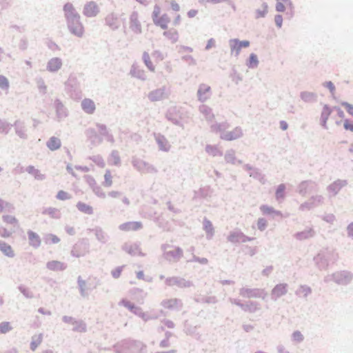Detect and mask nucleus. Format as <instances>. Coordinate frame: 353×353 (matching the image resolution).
<instances>
[{
	"label": "nucleus",
	"instance_id": "de8ad7c7",
	"mask_svg": "<svg viewBox=\"0 0 353 353\" xmlns=\"http://www.w3.org/2000/svg\"><path fill=\"white\" fill-rule=\"evenodd\" d=\"M339 114L340 117H343L344 113H343V112L342 110H339Z\"/></svg>",
	"mask_w": 353,
	"mask_h": 353
},
{
	"label": "nucleus",
	"instance_id": "c756f323",
	"mask_svg": "<svg viewBox=\"0 0 353 353\" xmlns=\"http://www.w3.org/2000/svg\"><path fill=\"white\" fill-rule=\"evenodd\" d=\"M342 105L346 109L347 112L352 116H353V105L350 104L347 102H343Z\"/></svg>",
	"mask_w": 353,
	"mask_h": 353
},
{
	"label": "nucleus",
	"instance_id": "ddd939ff",
	"mask_svg": "<svg viewBox=\"0 0 353 353\" xmlns=\"http://www.w3.org/2000/svg\"><path fill=\"white\" fill-rule=\"evenodd\" d=\"M0 250L8 256L12 257L14 256V252L11 246L6 243L0 242Z\"/></svg>",
	"mask_w": 353,
	"mask_h": 353
},
{
	"label": "nucleus",
	"instance_id": "7c9ffc66",
	"mask_svg": "<svg viewBox=\"0 0 353 353\" xmlns=\"http://www.w3.org/2000/svg\"><path fill=\"white\" fill-rule=\"evenodd\" d=\"M343 125L345 130L353 132V121L346 119L344 121Z\"/></svg>",
	"mask_w": 353,
	"mask_h": 353
},
{
	"label": "nucleus",
	"instance_id": "f8f14e48",
	"mask_svg": "<svg viewBox=\"0 0 353 353\" xmlns=\"http://www.w3.org/2000/svg\"><path fill=\"white\" fill-rule=\"evenodd\" d=\"M47 267L49 270L53 271L63 270L65 268L63 263L57 261H52L48 262Z\"/></svg>",
	"mask_w": 353,
	"mask_h": 353
},
{
	"label": "nucleus",
	"instance_id": "72a5a7b5",
	"mask_svg": "<svg viewBox=\"0 0 353 353\" xmlns=\"http://www.w3.org/2000/svg\"><path fill=\"white\" fill-rule=\"evenodd\" d=\"M342 185L343 184L341 182L334 183L330 186V190H332L333 192H334V193H336L338 190L341 189Z\"/></svg>",
	"mask_w": 353,
	"mask_h": 353
},
{
	"label": "nucleus",
	"instance_id": "58836bf2",
	"mask_svg": "<svg viewBox=\"0 0 353 353\" xmlns=\"http://www.w3.org/2000/svg\"><path fill=\"white\" fill-rule=\"evenodd\" d=\"M214 46H215V41L213 39H210V40H208L205 48L207 50H209L211 48L214 47Z\"/></svg>",
	"mask_w": 353,
	"mask_h": 353
},
{
	"label": "nucleus",
	"instance_id": "aec40b11",
	"mask_svg": "<svg viewBox=\"0 0 353 353\" xmlns=\"http://www.w3.org/2000/svg\"><path fill=\"white\" fill-rule=\"evenodd\" d=\"M290 3L289 0H277L276 9L278 12H283L285 10V5Z\"/></svg>",
	"mask_w": 353,
	"mask_h": 353
},
{
	"label": "nucleus",
	"instance_id": "a878e982",
	"mask_svg": "<svg viewBox=\"0 0 353 353\" xmlns=\"http://www.w3.org/2000/svg\"><path fill=\"white\" fill-rule=\"evenodd\" d=\"M268 12V6L266 5H264L261 10H258L256 12V17L260 18L263 17L266 13Z\"/></svg>",
	"mask_w": 353,
	"mask_h": 353
},
{
	"label": "nucleus",
	"instance_id": "f3484780",
	"mask_svg": "<svg viewBox=\"0 0 353 353\" xmlns=\"http://www.w3.org/2000/svg\"><path fill=\"white\" fill-rule=\"evenodd\" d=\"M3 220L7 225H10L13 227L17 225V220L12 215H4L3 216Z\"/></svg>",
	"mask_w": 353,
	"mask_h": 353
},
{
	"label": "nucleus",
	"instance_id": "412c9836",
	"mask_svg": "<svg viewBox=\"0 0 353 353\" xmlns=\"http://www.w3.org/2000/svg\"><path fill=\"white\" fill-rule=\"evenodd\" d=\"M273 292L277 296L281 295L286 292V285L283 284L278 285L274 288Z\"/></svg>",
	"mask_w": 353,
	"mask_h": 353
},
{
	"label": "nucleus",
	"instance_id": "39448f33",
	"mask_svg": "<svg viewBox=\"0 0 353 353\" xmlns=\"http://www.w3.org/2000/svg\"><path fill=\"white\" fill-rule=\"evenodd\" d=\"M165 89L160 88L151 92L148 97L152 101H157L163 99L165 97Z\"/></svg>",
	"mask_w": 353,
	"mask_h": 353
},
{
	"label": "nucleus",
	"instance_id": "f704fd0d",
	"mask_svg": "<svg viewBox=\"0 0 353 353\" xmlns=\"http://www.w3.org/2000/svg\"><path fill=\"white\" fill-rule=\"evenodd\" d=\"M324 85L330 90V91L332 92V94H334L335 92V87L332 81H327L325 82Z\"/></svg>",
	"mask_w": 353,
	"mask_h": 353
},
{
	"label": "nucleus",
	"instance_id": "2f4dec72",
	"mask_svg": "<svg viewBox=\"0 0 353 353\" xmlns=\"http://www.w3.org/2000/svg\"><path fill=\"white\" fill-rule=\"evenodd\" d=\"M105 182L106 185H111L112 184V175L110 171H107L105 174Z\"/></svg>",
	"mask_w": 353,
	"mask_h": 353
},
{
	"label": "nucleus",
	"instance_id": "49530a36",
	"mask_svg": "<svg viewBox=\"0 0 353 353\" xmlns=\"http://www.w3.org/2000/svg\"><path fill=\"white\" fill-rule=\"evenodd\" d=\"M119 275H120V270H119L117 272H114V273H113V276H114V277H115V278L119 277Z\"/></svg>",
	"mask_w": 353,
	"mask_h": 353
},
{
	"label": "nucleus",
	"instance_id": "6e6552de",
	"mask_svg": "<svg viewBox=\"0 0 353 353\" xmlns=\"http://www.w3.org/2000/svg\"><path fill=\"white\" fill-rule=\"evenodd\" d=\"M62 63L59 58L52 59L48 64V70L50 72H55L59 70L61 67Z\"/></svg>",
	"mask_w": 353,
	"mask_h": 353
},
{
	"label": "nucleus",
	"instance_id": "6ab92c4d",
	"mask_svg": "<svg viewBox=\"0 0 353 353\" xmlns=\"http://www.w3.org/2000/svg\"><path fill=\"white\" fill-rule=\"evenodd\" d=\"M259 61L257 56L254 54H251L248 60V66L249 68H256L258 65Z\"/></svg>",
	"mask_w": 353,
	"mask_h": 353
},
{
	"label": "nucleus",
	"instance_id": "ea45409f",
	"mask_svg": "<svg viewBox=\"0 0 353 353\" xmlns=\"http://www.w3.org/2000/svg\"><path fill=\"white\" fill-rule=\"evenodd\" d=\"M41 343V339L40 338H38L37 341H32V343H31V349L32 350H35L36 348L37 347L38 345Z\"/></svg>",
	"mask_w": 353,
	"mask_h": 353
},
{
	"label": "nucleus",
	"instance_id": "0eeeda50",
	"mask_svg": "<svg viewBox=\"0 0 353 353\" xmlns=\"http://www.w3.org/2000/svg\"><path fill=\"white\" fill-rule=\"evenodd\" d=\"M81 106L83 110L88 114H92L95 110L94 103L89 99H85L81 103Z\"/></svg>",
	"mask_w": 353,
	"mask_h": 353
},
{
	"label": "nucleus",
	"instance_id": "4468645a",
	"mask_svg": "<svg viewBox=\"0 0 353 353\" xmlns=\"http://www.w3.org/2000/svg\"><path fill=\"white\" fill-rule=\"evenodd\" d=\"M77 208L79 211H81L85 214H92V208L85 203L79 202L77 204Z\"/></svg>",
	"mask_w": 353,
	"mask_h": 353
},
{
	"label": "nucleus",
	"instance_id": "4be33fe9",
	"mask_svg": "<svg viewBox=\"0 0 353 353\" xmlns=\"http://www.w3.org/2000/svg\"><path fill=\"white\" fill-rule=\"evenodd\" d=\"M143 58L144 62H145V65H147V67L151 71H154V65L152 64V61L150 60L149 54L148 53H144L143 56Z\"/></svg>",
	"mask_w": 353,
	"mask_h": 353
},
{
	"label": "nucleus",
	"instance_id": "cd10ccee",
	"mask_svg": "<svg viewBox=\"0 0 353 353\" xmlns=\"http://www.w3.org/2000/svg\"><path fill=\"white\" fill-rule=\"evenodd\" d=\"M285 186L283 185H280L277 190L276 192V196L277 199L283 198L284 196Z\"/></svg>",
	"mask_w": 353,
	"mask_h": 353
},
{
	"label": "nucleus",
	"instance_id": "7ed1b4c3",
	"mask_svg": "<svg viewBox=\"0 0 353 353\" xmlns=\"http://www.w3.org/2000/svg\"><path fill=\"white\" fill-rule=\"evenodd\" d=\"M142 228V224L139 221H132L124 223L119 226L121 230L125 232L137 231Z\"/></svg>",
	"mask_w": 353,
	"mask_h": 353
},
{
	"label": "nucleus",
	"instance_id": "f257e3e1",
	"mask_svg": "<svg viewBox=\"0 0 353 353\" xmlns=\"http://www.w3.org/2000/svg\"><path fill=\"white\" fill-rule=\"evenodd\" d=\"M152 18L154 23L163 30H167L170 21L167 14H162L161 7L156 5L152 12Z\"/></svg>",
	"mask_w": 353,
	"mask_h": 353
},
{
	"label": "nucleus",
	"instance_id": "4c0bfd02",
	"mask_svg": "<svg viewBox=\"0 0 353 353\" xmlns=\"http://www.w3.org/2000/svg\"><path fill=\"white\" fill-rule=\"evenodd\" d=\"M170 6H171V8L172 9L174 10V11H179L180 10V6L179 5L174 1H172L171 3H170Z\"/></svg>",
	"mask_w": 353,
	"mask_h": 353
},
{
	"label": "nucleus",
	"instance_id": "f03ea898",
	"mask_svg": "<svg viewBox=\"0 0 353 353\" xmlns=\"http://www.w3.org/2000/svg\"><path fill=\"white\" fill-rule=\"evenodd\" d=\"M231 51L238 55L243 48H248L250 46L248 41H241L238 39H232L230 41Z\"/></svg>",
	"mask_w": 353,
	"mask_h": 353
},
{
	"label": "nucleus",
	"instance_id": "c03bdc74",
	"mask_svg": "<svg viewBox=\"0 0 353 353\" xmlns=\"http://www.w3.org/2000/svg\"><path fill=\"white\" fill-rule=\"evenodd\" d=\"M180 21H181V16H180L179 14H178V15L175 17V19H174V25H178V24H179Z\"/></svg>",
	"mask_w": 353,
	"mask_h": 353
},
{
	"label": "nucleus",
	"instance_id": "c9c22d12",
	"mask_svg": "<svg viewBox=\"0 0 353 353\" xmlns=\"http://www.w3.org/2000/svg\"><path fill=\"white\" fill-rule=\"evenodd\" d=\"M274 21L276 24V26L279 27V28H281V26H282V23H283V17L281 15H276L275 16V18H274Z\"/></svg>",
	"mask_w": 353,
	"mask_h": 353
},
{
	"label": "nucleus",
	"instance_id": "dca6fc26",
	"mask_svg": "<svg viewBox=\"0 0 353 353\" xmlns=\"http://www.w3.org/2000/svg\"><path fill=\"white\" fill-rule=\"evenodd\" d=\"M163 35L172 41H176L178 39V32L175 29L165 30L163 32Z\"/></svg>",
	"mask_w": 353,
	"mask_h": 353
},
{
	"label": "nucleus",
	"instance_id": "a19ab883",
	"mask_svg": "<svg viewBox=\"0 0 353 353\" xmlns=\"http://www.w3.org/2000/svg\"><path fill=\"white\" fill-rule=\"evenodd\" d=\"M197 10H190L188 12V16L190 18L194 17L197 14Z\"/></svg>",
	"mask_w": 353,
	"mask_h": 353
},
{
	"label": "nucleus",
	"instance_id": "423d86ee",
	"mask_svg": "<svg viewBox=\"0 0 353 353\" xmlns=\"http://www.w3.org/2000/svg\"><path fill=\"white\" fill-rule=\"evenodd\" d=\"M241 131L239 128H236L234 130L228 132L223 133L221 138L225 141H232L238 139L241 136Z\"/></svg>",
	"mask_w": 353,
	"mask_h": 353
},
{
	"label": "nucleus",
	"instance_id": "393cba45",
	"mask_svg": "<svg viewBox=\"0 0 353 353\" xmlns=\"http://www.w3.org/2000/svg\"><path fill=\"white\" fill-rule=\"evenodd\" d=\"M0 87L3 89H8L9 87L8 79L2 75H0Z\"/></svg>",
	"mask_w": 353,
	"mask_h": 353
},
{
	"label": "nucleus",
	"instance_id": "2eb2a0df",
	"mask_svg": "<svg viewBox=\"0 0 353 353\" xmlns=\"http://www.w3.org/2000/svg\"><path fill=\"white\" fill-rule=\"evenodd\" d=\"M332 112L331 109L327 106L325 105L323 108L322 112H321V119H322V125L324 127H326V122Z\"/></svg>",
	"mask_w": 353,
	"mask_h": 353
},
{
	"label": "nucleus",
	"instance_id": "bb28decb",
	"mask_svg": "<svg viewBox=\"0 0 353 353\" xmlns=\"http://www.w3.org/2000/svg\"><path fill=\"white\" fill-rule=\"evenodd\" d=\"M43 213L46 214H48L50 216L55 218V217H57V210L54 208H49L46 209Z\"/></svg>",
	"mask_w": 353,
	"mask_h": 353
},
{
	"label": "nucleus",
	"instance_id": "e433bc0d",
	"mask_svg": "<svg viewBox=\"0 0 353 353\" xmlns=\"http://www.w3.org/2000/svg\"><path fill=\"white\" fill-rule=\"evenodd\" d=\"M261 210L262 211V212L263 214H270L273 212V210L272 208L266 206V205L261 206Z\"/></svg>",
	"mask_w": 353,
	"mask_h": 353
},
{
	"label": "nucleus",
	"instance_id": "5701e85b",
	"mask_svg": "<svg viewBox=\"0 0 353 353\" xmlns=\"http://www.w3.org/2000/svg\"><path fill=\"white\" fill-rule=\"evenodd\" d=\"M60 241L59 238L54 234H49L46 238V243L49 244H56Z\"/></svg>",
	"mask_w": 353,
	"mask_h": 353
},
{
	"label": "nucleus",
	"instance_id": "9b49d317",
	"mask_svg": "<svg viewBox=\"0 0 353 353\" xmlns=\"http://www.w3.org/2000/svg\"><path fill=\"white\" fill-rule=\"evenodd\" d=\"M47 146L50 150H56L61 147V141L55 137H51L47 142Z\"/></svg>",
	"mask_w": 353,
	"mask_h": 353
},
{
	"label": "nucleus",
	"instance_id": "b1692460",
	"mask_svg": "<svg viewBox=\"0 0 353 353\" xmlns=\"http://www.w3.org/2000/svg\"><path fill=\"white\" fill-rule=\"evenodd\" d=\"M12 329L10 323L8 322H3L0 323V332L2 334H5L9 332Z\"/></svg>",
	"mask_w": 353,
	"mask_h": 353
},
{
	"label": "nucleus",
	"instance_id": "a211bd4d",
	"mask_svg": "<svg viewBox=\"0 0 353 353\" xmlns=\"http://www.w3.org/2000/svg\"><path fill=\"white\" fill-rule=\"evenodd\" d=\"M63 10L67 17L75 16L74 8L72 3H68L64 6Z\"/></svg>",
	"mask_w": 353,
	"mask_h": 353
},
{
	"label": "nucleus",
	"instance_id": "c85d7f7f",
	"mask_svg": "<svg viewBox=\"0 0 353 353\" xmlns=\"http://www.w3.org/2000/svg\"><path fill=\"white\" fill-rule=\"evenodd\" d=\"M57 198L59 200H66L69 199L68 194L63 190H60L57 195Z\"/></svg>",
	"mask_w": 353,
	"mask_h": 353
},
{
	"label": "nucleus",
	"instance_id": "09e8293b",
	"mask_svg": "<svg viewBox=\"0 0 353 353\" xmlns=\"http://www.w3.org/2000/svg\"><path fill=\"white\" fill-rule=\"evenodd\" d=\"M142 274H143L142 272H139L138 273V277L141 278L142 276Z\"/></svg>",
	"mask_w": 353,
	"mask_h": 353
},
{
	"label": "nucleus",
	"instance_id": "9d476101",
	"mask_svg": "<svg viewBox=\"0 0 353 353\" xmlns=\"http://www.w3.org/2000/svg\"><path fill=\"white\" fill-rule=\"evenodd\" d=\"M30 244L33 247H39L41 244L39 236L34 232H28Z\"/></svg>",
	"mask_w": 353,
	"mask_h": 353
},
{
	"label": "nucleus",
	"instance_id": "473e14b6",
	"mask_svg": "<svg viewBox=\"0 0 353 353\" xmlns=\"http://www.w3.org/2000/svg\"><path fill=\"white\" fill-rule=\"evenodd\" d=\"M266 225H267V222L265 219H259V221L257 222V226L260 230H263L265 228Z\"/></svg>",
	"mask_w": 353,
	"mask_h": 353
},
{
	"label": "nucleus",
	"instance_id": "a18cd8bd",
	"mask_svg": "<svg viewBox=\"0 0 353 353\" xmlns=\"http://www.w3.org/2000/svg\"><path fill=\"white\" fill-rule=\"evenodd\" d=\"M3 208H4V203L1 199H0V212L3 210Z\"/></svg>",
	"mask_w": 353,
	"mask_h": 353
},
{
	"label": "nucleus",
	"instance_id": "1a4fd4ad",
	"mask_svg": "<svg viewBox=\"0 0 353 353\" xmlns=\"http://www.w3.org/2000/svg\"><path fill=\"white\" fill-rule=\"evenodd\" d=\"M210 91V86H208L207 85H201L198 91V95H199V100H201V101L206 100L209 97Z\"/></svg>",
	"mask_w": 353,
	"mask_h": 353
},
{
	"label": "nucleus",
	"instance_id": "20e7f679",
	"mask_svg": "<svg viewBox=\"0 0 353 353\" xmlns=\"http://www.w3.org/2000/svg\"><path fill=\"white\" fill-rule=\"evenodd\" d=\"M99 12V8L97 5L93 2L90 1L85 4L83 10V14L88 17H92L97 14Z\"/></svg>",
	"mask_w": 353,
	"mask_h": 353
},
{
	"label": "nucleus",
	"instance_id": "37998d69",
	"mask_svg": "<svg viewBox=\"0 0 353 353\" xmlns=\"http://www.w3.org/2000/svg\"><path fill=\"white\" fill-rule=\"evenodd\" d=\"M347 230H348V234L353 236V223H352L351 224L349 225L348 228H347Z\"/></svg>",
	"mask_w": 353,
	"mask_h": 353
},
{
	"label": "nucleus",
	"instance_id": "79ce46f5",
	"mask_svg": "<svg viewBox=\"0 0 353 353\" xmlns=\"http://www.w3.org/2000/svg\"><path fill=\"white\" fill-rule=\"evenodd\" d=\"M280 127L283 130H287L288 125L285 121H282L280 122Z\"/></svg>",
	"mask_w": 353,
	"mask_h": 353
}]
</instances>
